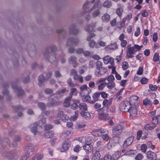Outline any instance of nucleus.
I'll list each match as a JSON object with an SVG mask.
<instances>
[{
  "instance_id": "7",
  "label": "nucleus",
  "mask_w": 160,
  "mask_h": 160,
  "mask_svg": "<svg viewBox=\"0 0 160 160\" xmlns=\"http://www.w3.org/2000/svg\"><path fill=\"white\" fill-rule=\"evenodd\" d=\"M79 42V40L77 38L70 37L68 38L66 42V45L68 46L77 45Z\"/></svg>"
},
{
  "instance_id": "30",
  "label": "nucleus",
  "mask_w": 160,
  "mask_h": 160,
  "mask_svg": "<svg viewBox=\"0 0 160 160\" xmlns=\"http://www.w3.org/2000/svg\"><path fill=\"white\" fill-rule=\"evenodd\" d=\"M81 116L84 117L86 119H89L90 118L91 115L88 112H86L83 111H81L80 112Z\"/></svg>"
},
{
  "instance_id": "16",
  "label": "nucleus",
  "mask_w": 160,
  "mask_h": 160,
  "mask_svg": "<svg viewBox=\"0 0 160 160\" xmlns=\"http://www.w3.org/2000/svg\"><path fill=\"white\" fill-rule=\"evenodd\" d=\"M57 32L60 38H64L66 35V31L62 28L57 29Z\"/></svg>"
},
{
  "instance_id": "48",
  "label": "nucleus",
  "mask_w": 160,
  "mask_h": 160,
  "mask_svg": "<svg viewBox=\"0 0 160 160\" xmlns=\"http://www.w3.org/2000/svg\"><path fill=\"white\" fill-rule=\"evenodd\" d=\"M123 10L121 8H118L116 10V13L119 17H121L122 15Z\"/></svg>"
},
{
  "instance_id": "13",
  "label": "nucleus",
  "mask_w": 160,
  "mask_h": 160,
  "mask_svg": "<svg viewBox=\"0 0 160 160\" xmlns=\"http://www.w3.org/2000/svg\"><path fill=\"white\" fill-rule=\"evenodd\" d=\"M134 139L133 136H130L124 141L123 144L124 148H127L130 146L132 142Z\"/></svg>"
},
{
  "instance_id": "45",
  "label": "nucleus",
  "mask_w": 160,
  "mask_h": 160,
  "mask_svg": "<svg viewBox=\"0 0 160 160\" xmlns=\"http://www.w3.org/2000/svg\"><path fill=\"white\" fill-rule=\"evenodd\" d=\"M89 46L91 48H93L94 46L98 48V46L93 40H91L89 43Z\"/></svg>"
},
{
  "instance_id": "27",
  "label": "nucleus",
  "mask_w": 160,
  "mask_h": 160,
  "mask_svg": "<svg viewBox=\"0 0 160 160\" xmlns=\"http://www.w3.org/2000/svg\"><path fill=\"white\" fill-rule=\"evenodd\" d=\"M100 156L99 152L96 150L95 153L92 156V160H100Z\"/></svg>"
},
{
  "instance_id": "38",
  "label": "nucleus",
  "mask_w": 160,
  "mask_h": 160,
  "mask_svg": "<svg viewBox=\"0 0 160 160\" xmlns=\"http://www.w3.org/2000/svg\"><path fill=\"white\" fill-rule=\"evenodd\" d=\"M133 51L137 52V50H135L133 48L131 47L128 48L127 51V55H128L131 54H134V53L133 52Z\"/></svg>"
},
{
  "instance_id": "6",
  "label": "nucleus",
  "mask_w": 160,
  "mask_h": 160,
  "mask_svg": "<svg viewBox=\"0 0 160 160\" xmlns=\"http://www.w3.org/2000/svg\"><path fill=\"white\" fill-rule=\"evenodd\" d=\"M131 106L129 105V102L127 101L122 102L120 104V110L123 112H128Z\"/></svg>"
},
{
  "instance_id": "57",
  "label": "nucleus",
  "mask_w": 160,
  "mask_h": 160,
  "mask_svg": "<svg viewBox=\"0 0 160 160\" xmlns=\"http://www.w3.org/2000/svg\"><path fill=\"white\" fill-rule=\"evenodd\" d=\"M147 148V146L146 144H142L141 146V150L144 153H145L146 152Z\"/></svg>"
},
{
  "instance_id": "41",
  "label": "nucleus",
  "mask_w": 160,
  "mask_h": 160,
  "mask_svg": "<svg viewBox=\"0 0 160 160\" xmlns=\"http://www.w3.org/2000/svg\"><path fill=\"white\" fill-rule=\"evenodd\" d=\"M99 130L97 129L95 131L92 132V135L95 137H100L101 136V133L100 132Z\"/></svg>"
},
{
  "instance_id": "14",
  "label": "nucleus",
  "mask_w": 160,
  "mask_h": 160,
  "mask_svg": "<svg viewBox=\"0 0 160 160\" xmlns=\"http://www.w3.org/2000/svg\"><path fill=\"white\" fill-rule=\"evenodd\" d=\"M102 112L98 113V117L100 120L105 121L110 119V117L108 114L104 113L103 112Z\"/></svg>"
},
{
  "instance_id": "11",
  "label": "nucleus",
  "mask_w": 160,
  "mask_h": 160,
  "mask_svg": "<svg viewBox=\"0 0 160 160\" xmlns=\"http://www.w3.org/2000/svg\"><path fill=\"white\" fill-rule=\"evenodd\" d=\"M69 30L70 34L76 35L79 33V30L76 28V26L73 24H71L70 26Z\"/></svg>"
},
{
  "instance_id": "19",
  "label": "nucleus",
  "mask_w": 160,
  "mask_h": 160,
  "mask_svg": "<svg viewBox=\"0 0 160 160\" xmlns=\"http://www.w3.org/2000/svg\"><path fill=\"white\" fill-rule=\"evenodd\" d=\"M128 112H129L130 116L135 117L137 115V109L135 107L131 106Z\"/></svg>"
},
{
  "instance_id": "49",
  "label": "nucleus",
  "mask_w": 160,
  "mask_h": 160,
  "mask_svg": "<svg viewBox=\"0 0 160 160\" xmlns=\"http://www.w3.org/2000/svg\"><path fill=\"white\" fill-rule=\"evenodd\" d=\"M143 105L146 106H151V102L150 100L148 99V98H146L143 101Z\"/></svg>"
},
{
  "instance_id": "5",
  "label": "nucleus",
  "mask_w": 160,
  "mask_h": 160,
  "mask_svg": "<svg viewBox=\"0 0 160 160\" xmlns=\"http://www.w3.org/2000/svg\"><path fill=\"white\" fill-rule=\"evenodd\" d=\"M58 95H56L52 97V95L48 98L49 102L46 104L47 106L48 107H51L56 106L58 104V102L57 100L58 99Z\"/></svg>"
},
{
  "instance_id": "53",
  "label": "nucleus",
  "mask_w": 160,
  "mask_h": 160,
  "mask_svg": "<svg viewBox=\"0 0 160 160\" xmlns=\"http://www.w3.org/2000/svg\"><path fill=\"white\" fill-rule=\"evenodd\" d=\"M128 63L125 61L123 62L122 65V68L123 70H125L128 68Z\"/></svg>"
},
{
  "instance_id": "22",
  "label": "nucleus",
  "mask_w": 160,
  "mask_h": 160,
  "mask_svg": "<svg viewBox=\"0 0 160 160\" xmlns=\"http://www.w3.org/2000/svg\"><path fill=\"white\" fill-rule=\"evenodd\" d=\"M31 126L32 127L31 128V131L34 135H36L37 132V122H34Z\"/></svg>"
},
{
  "instance_id": "40",
  "label": "nucleus",
  "mask_w": 160,
  "mask_h": 160,
  "mask_svg": "<svg viewBox=\"0 0 160 160\" xmlns=\"http://www.w3.org/2000/svg\"><path fill=\"white\" fill-rule=\"evenodd\" d=\"M72 96L71 95H69V96L68 97L66 98H65L64 101V103L67 104V106H65V107H67L69 106L70 105V101L71 100Z\"/></svg>"
},
{
  "instance_id": "44",
  "label": "nucleus",
  "mask_w": 160,
  "mask_h": 160,
  "mask_svg": "<svg viewBox=\"0 0 160 160\" xmlns=\"http://www.w3.org/2000/svg\"><path fill=\"white\" fill-rule=\"evenodd\" d=\"M136 151L133 150H130L129 151L126 152L124 154V155H128L129 156H132L135 155V152Z\"/></svg>"
},
{
  "instance_id": "42",
  "label": "nucleus",
  "mask_w": 160,
  "mask_h": 160,
  "mask_svg": "<svg viewBox=\"0 0 160 160\" xmlns=\"http://www.w3.org/2000/svg\"><path fill=\"white\" fill-rule=\"evenodd\" d=\"M112 3L111 1L107 0L105 1L103 4L104 7L109 8L112 6Z\"/></svg>"
},
{
  "instance_id": "9",
  "label": "nucleus",
  "mask_w": 160,
  "mask_h": 160,
  "mask_svg": "<svg viewBox=\"0 0 160 160\" xmlns=\"http://www.w3.org/2000/svg\"><path fill=\"white\" fill-rule=\"evenodd\" d=\"M112 102V99H110L109 100H108L106 99H104L102 103L103 106L102 108H99L98 111H101L102 112H103V111H104V109H103L104 108L107 111H108V109L110 106Z\"/></svg>"
},
{
  "instance_id": "54",
  "label": "nucleus",
  "mask_w": 160,
  "mask_h": 160,
  "mask_svg": "<svg viewBox=\"0 0 160 160\" xmlns=\"http://www.w3.org/2000/svg\"><path fill=\"white\" fill-rule=\"evenodd\" d=\"M100 14V12L98 9L95 10L92 13V17L94 18H96Z\"/></svg>"
},
{
  "instance_id": "47",
  "label": "nucleus",
  "mask_w": 160,
  "mask_h": 160,
  "mask_svg": "<svg viewBox=\"0 0 160 160\" xmlns=\"http://www.w3.org/2000/svg\"><path fill=\"white\" fill-rule=\"evenodd\" d=\"M84 98H82L84 102H89L90 103L91 101V98L89 95H86L84 96Z\"/></svg>"
},
{
  "instance_id": "61",
  "label": "nucleus",
  "mask_w": 160,
  "mask_h": 160,
  "mask_svg": "<svg viewBox=\"0 0 160 160\" xmlns=\"http://www.w3.org/2000/svg\"><path fill=\"white\" fill-rule=\"evenodd\" d=\"M116 107L114 105L110 106L108 110L110 111L111 112H115Z\"/></svg>"
},
{
  "instance_id": "17",
  "label": "nucleus",
  "mask_w": 160,
  "mask_h": 160,
  "mask_svg": "<svg viewBox=\"0 0 160 160\" xmlns=\"http://www.w3.org/2000/svg\"><path fill=\"white\" fill-rule=\"evenodd\" d=\"M77 58L76 57L73 55L71 56L69 58L68 62L69 64H72L73 66L75 68L78 63L76 61Z\"/></svg>"
},
{
  "instance_id": "46",
  "label": "nucleus",
  "mask_w": 160,
  "mask_h": 160,
  "mask_svg": "<svg viewBox=\"0 0 160 160\" xmlns=\"http://www.w3.org/2000/svg\"><path fill=\"white\" fill-rule=\"evenodd\" d=\"M119 137L118 136H113L112 138V141L115 143H119Z\"/></svg>"
},
{
  "instance_id": "18",
  "label": "nucleus",
  "mask_w": 160,
  "mask_h": 160,
  "mask_svg": "<svg viewBox=\"0 0 160 160\" xmlns=\"http://www.w3.org/2000/svg\"><path fill=\"white\" fill-rule=\"evenodd\" d=\"M46 79L45 77L43 74H41L38 76V85L40 87H41L43 85Z\"/></svg>"
},
{
  "instance_id": "62",
  "label": "nucleus",
  "mask_w": 160,
  "mask_h": 160,
  "mask_svg": "<svg viewBox=\"0 0 160 160\" xmlns=\"http://www.w3.org/2000/svg\"><path fill=\"white\" fill-rule=\"evenodd\" d=\"M112 159V156L109 155L107 154L103 158H101V160H111Z\"/></svg>"
},
{
  "instance_id": "8",
  "label": "nucleus",
  "mask_w": 160,
  "mask_h": 160,
  "mask_svg": "<svg viewBox=\"0 0 160 160\" xmlns=\"http://www.w3.org/2000/svg\"><path fill=\"white\" fill-rule=\"evenodd\" d=\"M123 127L121 125L118 124L115 126L112 129V133L113 135H119L122 132Z\"/></svg>"
},
{
  "instance_id": "21",
  "label": "nucleus",
  "mask_w": 160,
  "mask_h": 160,
  "mask_svg": "<svg viewBox=\"0 0 160 160\" xmlns=\"http://www.w3.org/2000/svg\"><path fill=\"white\" fill-rule=\"evenodd\" d=\"M27 51L30 56V54H31L32 52H34V53H35L36 49L34 44H28L27 46Z\"/></svg>"
},
{
  "instance_id": "32",
  "label": "nucleus",
  "mask_w": 160,
  "mask_h": 160,
  "mask_svg": "<svg viewBox=\"0 0 160 160\" xmlns=\"http://www.w3.org/2000/svg\"><path fill=\"white\" fill-rule=\"evenodd\" d=\"M12 107L15 112H17L19 110H24V109L21 105L12 106Z\"/></svg>"
},
{
  "instance_id": "28",
  "label": "nucleus",
  "mask_w": 160,
  "mask_h": 160,
  "mask_svg": "<svg viewBox=\"0 0 160 160\" xmlns=\"http://www.w3.org/2000/svg\"><path fill=\"white\" fill-rule=\"evenodd\" d=\"M93 148V146L92 145L88 144H85V145L83 146V149L87 153H88L89 152H91V149Z\"/></svg>"
},
{
  "instance_id": "63",
  "label": "nucleus",
  "mask_w": 160,
  "mask_h": 160,
  "mask_svg": "<svg viewBox=\"0 0 160 160\" xmlns=\"http://www.w3.org/2000/svg\"><path fill=\"white\" fill-rule=\"evenodd\" d=\"M148 81V79L146 78H142L140 80V82L142 84L147 83Z\"/></svg>"
},
{
  "instance_id": "59",
  "label": "nucleus",
  "mask_w": 160,
  "mask_h": 160,
  "mask_svg": "<svg viewBox=\"0 0 160 160\" xmlns=\"http://www.w3.org/2000/svg\"><path fill=\"white\" fill-rule=\"evenodd\" d=\"M72 79L71 78H69L67 80V83L71 87L75 86H76L75 84L73 82H72Z\"/></svg>"
},
{
  "instance_id": "35",
  "label": "nucleus",
  "mask_w": 160,
  "mask_h": 160,
  "mask_svg": "<svg viewBox=\"0 0 160 160\" xmlns=\"http://www.w3.org/2000/svg\"><path fill=\"white\" fill-rule=\"evenodd\" d=\"M160 117V115L154 117L152 119V122L155 126L157 125L159 123L158 117Z\"/></svg>"
},
{
  "instance_id": "29",
  "label": "nucleus",
  "mask_w": 160,
  "mask_h": 160,
  "mask_svg": "<svg viewBox=\"0 0 160 160\" xmlns=\"http://www.w3.org/2000/svg\"><path fill=\"white\" fill-rule=\"evenodd\" d=\"M102 19L104 22H108L110 19L109 15L107 13H105L102 17Z\"/></svg>"
},
{
  "instance_id": "55",
  "label": "nucleus",
  "mask_w": 160,
  "mask_h": 160,
  "mask_svg": "<svg viewBox=\"0 0 160 160\" xmlns=\"http://www.w3.org/2000/svg\"><path fill=\"white\" fill-rule=\"evenodd\" d=\"M44 92L47 94H51L53 93V90L49 88H46L44 89Z\"/></svg>"
},
{
  "instance_id": "37",
  "label": "nucleus",
  "mask_w": 160,
  "mask_h": 160,
  "mask_svg": "<svg viewBox=\"0 0 160 160\" xmlns=\"http://www.w3.org/2000/svg\"><path fill=\"white\" fill-rule=\"evenodd\" d=\"M78 107L80 110H82L84 111H87L88 107L86 103H82L79 104Z\"/></svg>"
},
{
  "instance_id": "43",
  "label": "nucleus",
  "mask_w": 160,
  "mask_h": 160,
  "mask_svg": "<svg viewBox=\"0 0 160 160\" xmlns=\"http://www.w3.org/2000/svg\"><path fill=\"white\" fill-rule=\"evenodd\" d=\"M48 48L49 49V52H50L49 50H50L51 52L53 53V54L54 53L55 54V52L57 50V48L54 45H51L50 46V47H48L46 48L45 50L47 49Z\"/></svg>"
},
{
  "instance_id": "24",
  "label": "nucleus",
  "mask_w": 160,
  "mask_h": 160,
  "mask_svg": "<svg viewBox=\"0 0 160 160\" xmlns=\"http://www.w3.org/2000/svg\"><path fill=\"white\" fill-rule=\"evenodd\" d=\"M100 92H96L92 96V98L94 101L92 100L90 102V103L93 104L96 102L98 100V99L100 97Z\"/></svg>"
},
{
  "instance_id": "20",
  "label": "nucleus",
  "mask_w": 160,
  "mask_h": 160,
  "mask_svg": "<svg viewBox=\"0 0 160 160\" xmlns=\"http://www.w3.org/2000/svg\"><path fill=\"white\" fill-rule=\"evenodd\" d=\"M42 116H40L39 117V120L38 122H37V125L38 126L42 127H44L46 124V118H42Z\"/></svg>"
},
{
  "instance_id": "36",
  "label": "nucleus",
  "mask_w": 160,
  "mask_h": 160,
  "mask_svg": "<svg viewBox=\"0 0 160 160\" xmlns=\"http://www.w3.org/2000/svg\"><path fill=\"white\" fill-rule=\"evenodd\" d=\"M121 155V152H115L112 155V159L114 160H117L120 157Z\"/></svg>"
},
{
  "instance_id": "31",
  "label": "nucleus",
  "mask_w": 160,
  "mask_h": 160,
  "mask_svg": "<svg viewBox=\"0 0 160 160\" xmlns=\"http://www.w3.org/2000/svg\"><path fill=\"white\" fill-rule=\"evenodd\" d=\"M54 133L52 132H47L44 133L43 136L46 138L53 137Z\"/></svg>"
},
{
  "instance_id": "23",
  "label": "nucleus",
  "mask_w": 160,
  "mask_h": 160,
  "mask_svg": "<svg viewBox=\"0 0 160 160\" xmlns=\"http://www.w3.org/2000/svg\"><path fill=\"white\" fill-rule=\"evenodd\" d=\"M95 26V25H93L92 26L90 25H87L85 27V29L86 31L88 32L89 33L94 32V29Z\"/></svg>"
},
{
  "instance_id": "25",
  "label": "nucleus",
  "mask_w": 160,
  "mask_h": 160,
  "mask_svg": "<svg viewBox=\"0 0 160 160\" xmlns=\"http://www.w3.org/2000/svg\"><path fill=\"white\" fill-rule=\"evenodd\" d=\"M10 143V141L8 138H5L4 139L3 141L2 140H0V146L4 145V146H3V148H5L6 147V144H9Z\"/></svg>"
},
{
  "instance_id": "58",
  "label": "nucleus",
  "mask_w": 160,
  "mask_h": 160,
  "mask_svg": "<svg viewBox=\"0 0 160 160\" xmlns=\"http://www.w3.org/2000/svg\"><path fill=\"white\" fill-rule=\"evenodd\" d=\"M29 155L30 154L28 152H26L24 155H22V160H26L29 157Z\"/></svg>"
},
{
  "instance_id": "34",
  "label": "nucleus",
  "mask_w": 160,
  "mask_h": 160,
  "mask_svg": "<svg viewBox=\"0 0 160 160\" xmlns=\"http://www.w3.org/2000/svg\"><path fill=\"white\" fill-rule=\"evenodd\" d=\"M66 92H68V91L66 90V88H64L57 91L56 92V93L55 94V95H58L59 98H60L61 93H63Z\"/></svg>"
},
{
  "instance_id": "56",
  "label": "nucleus",
  "mask_w": 160,
  "mask_h": 160,
  "mask_svg": "<svg viewBox=\"0 0 160 160\" xmlns=\"http://www.w3.org/2000/svg\"><path fill=\"white\" fill-rule=\"evenodd\" d=\"M118 45L116 43H112L109 46V49H115L118 48Z\"/></svg>"
},
{
  "instance_id": "3",
  "label": "nucleus",
  "mask_w": 160,
  "mask_h": 160,
  "mask_svg": "<svg viewBox=\"0 0 160 160\" xmlns=\"http://www.w3.org/2000/svg\"><path fill=\"white\" fill-rule=\"evenodd\" d=\"M2 155L4 157L7 158L9 160H16L18 157L17 153L14 150L9 152H3Z\"/></svg>"
},
{
  "instance_id": "64",
  "label": "nucleus",
  "mask_w": 160,
  "mask_h": 160,
  "mask_svg": "<svg viewBox=\"0 0 160 160\" xmlns=\"http://www.w3.org/2000/svg\"><path fill=\"white\" fill-rule=\"evenodd\" d=\"M35 157L36 159L37 160H40L43 157V155L42 154H38L35 155Z\"/></svg>"
},
{
  "instance_id": "33",
  "label": "nucleus",
  "mask_w": 160,
  "mask_h": 160,
  "mask_svg": "<svg viewBox=\"0 0 160 160\" xmlns=\"http://www.w3.org/2000/svg\"><path fill=\"white\" fill-rule=\"evenodd\" d=\"M37 105L41 110L42 111H45L46 109V104L43 102H38Z\"/></svg>"
},
{
  "instance_id": "60",
  "label": "nucleus",
  "mask_w": 160,
  "mask_h": 160,
  "mask_svg": "<svg viewBox=\"0 0 160 160\" xmlns=\"http://www.w3.org/2000/svg\"><path fill=\"white\" fill-rule=\"evenodd\" d=\"M44 127L45 131H48L52 128V126L51 124H45Z\"/></svg>"
},
{
  "instance_id": "12",
  "label": "nucleus",
  "mask_w": 160,
  "mask_h": 160,
  "mask_svg": "<svg viewBox=\"0 0 160 160\" xmlns=\"http://www.w3.org/2000/svg\"><path fill=\"white\" fill-rule=\"evenodd\" d=\"M147 156L149 160H157L156 154L151 151L147 152Z\"/></svg>"
},
{
  "instance_id": "4",
  "label": "nucleus",
  "mask_w": 160,
  "mask_h": 160,
  "mask_svg": "<svg viewBox=\"0 0 160 160\" xmlns=\"http://www.w3.org/2000/svg\"><path fill=\"white\" fill-rule=\"evenodd\" d=\"M43 55L45 59L49 62L52 63L56 60V58L55 54H51L50 52H49V49L47 48L45 51Z\"/></svg>"
},
{
  "instance_id": "1",
  "label": "nucleus",
  "mask_w": 160,
  "mask_h": 160,
  "mask_svg": "<svg viewBox=\"0 0 160 160\" xmlns=\"http://www.w3.org/2000/svg\"><path fill=\"white\" fill-rule=\"evenodd\" d=\"M19 81L18 79H16L15 82H12V88L17 93L18 97L22 98L23 95L25 94V92L21 87H18V84L19 83Z\"/></svg>"
},
{
  "instance_id": "52",
  "label": "nucleus",
  "mask_w": 160,
  "mask_h": 160,
  "mask_svg": "<svg viewBox=\"0 0 160 160\" xmlns=\"http://www.w3.org/2000/svg\"><path fill=\"white\" fill-rule=\"evenodd\" d=\"M43 111L44 112H42L40 116H42V118H46V117L45 116H48L50 113V111Z\"/></svg>"
},
{
  "instance_id": "50",
  "label": "nucleus",
  "mask_w": 160,
  "mask_h": 160,
  "mask_svg": "<svg viewBox=\"0 0 160 160\" xmlns=\"http://www.w3.org/2000/svg\"><path fill=\"white\" fill-rule=\"evenodd\" d=\"M144 127L147 130H152L154 129L156 127V126H155V125H154L151 126L150 125V124H147L145 125L144 126Z\"/></svg>"
},
{
  "instance_id": "10",
  "label": "nucleus",
  "mask_w": 160,
  "mask_h": 160,
  "mask_svg": "<svg viewBox=\"0 0 160 160\" xmlns=\"http://www.w3.org/2000/svg\"><path fill=\"white\" fill-rule=\"evenodd\" d=\"M139 98L136 96H132L129 98V105L132 106V105L136 106L138 105L140 102V101L138 100Z\"/></svg>"
},
{
  "instance_id": "39",
  "label": "nucleus",
  "mask_w": 160,
  "mask_h": 160,
  "mask_svg": "<svg viewBox=\"0 0 160 160\" xmlns=\"http://www.w3.org/2000/svg\"><path fill=\"white\" fill-rule=\"evenodd\" d=\"M105 83L107 84V87L110 89L113 88L115 85V84L114 82L112 81H111L110 82L107 83L106 82H105Z\"/></svg>"
},
{
  "instance_id": "51",
  "label": "nucleus",
  "mask_w": 160,
  "mask_h": 160,
  "mask_svg": "<svg viewBox=\"0 0 160 160\" xmlns=\"http://www.w3.org/2000/svg\"><path fill=\"white\" fill-rule=\"evenodd\" d=\"M159 60V53L158 52L155 53L153 57V60L154 62H156Z\"/></svg>"
},
{
  "instance_id": "26",
  "label": "nucleus",
  "mask_w": 160,
  "mask_h": 160,
  "mask_svg": "<svg viewBox=\"0 0 160 160\" xmlns=\"http://www.w3.org/2000/svg\"><path fill=\"white\" fill-rule=\"evenodd\" d=\"M29 77L26 73L23 74L22 77V80L24 84H26L29 81Z\"/></svg>"
},
{
  "instance_id": "15",
  "label": "nucleus",
  "mask_w": 160,
  "mask_h": 160,
  "mask_svg": "<svg viewBox=\"0 0 160 160\" xmlns=\"http://www.w3.org/2000/svg\"><path fill=\"white\" fill-rule=\"evenodd\" d=\"M71 145V142L68 141H65L63 144L61 149V152H63L67 151Z\"/></svg>"
},
{
  "instance_id": "2",
  "label": "nucleus",
  "mask_w": 160,
  "mask_h": 160,
  "mask_svg": "<svg viewBox=\"0 0 160 160\" xmlns=\"http://www.w3.org/2000/svg\"><path fill=\"white\" fill-rule=\"evenodd\" d=\"M96 71L95 74L98 77H100L104 74L107 72V69L105 67H102V63L99 61H97L96 63Z\"/></svg>"
}]
</instances>
